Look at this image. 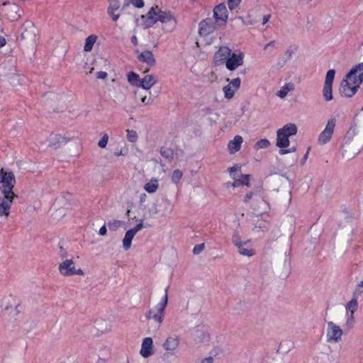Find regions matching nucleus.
I'll return each mask as SVG.
<instances>
[{
    "instance_id": "obj_1",
    "label": "nucleus",
    "mask_w": 363,
    "mask_h": 363,
    "mask_svg": "<svg viewBox=\"0 0 363 363\" xmlns=\"http://www.w3.org/2000/svg\"><path fill=\"white\" fill-rule=\"evenodd\" d=\"M363 82V62H360L350 69L341 83L340 92L346 97L352 96Z\"/></svg>"
},
{
    "instance_id": "obj_2",
    "label": "nucleus",
    "mask_w": 363,
    "mask_h": 363,
    "mask_svg": "<svg viewBox=\"0 0 363 363\" xmlns=\"http://www.w3.org/2000/svg\"><path fill=\"white\" fill-rule=\"evenodd\" d=\"M153 306L145 314L148 320H153L159 325L162 324L164 318V311L168 303L167 289L164 292L158 293L152 300Z\"/></svg>"
},
{
    "instance_id": "obj_3",
    "label": "nucleus",
    "mask_w": 363,
    "mask_h": 363,
    "mask_svg": "<svg viewBox=\"0 0 363 363\" xmlns=\"http://www.w3.org/2000/svg\"><path fill=\"white\" fill-rule=\"evenodd\" d=\"M147 16L152 23L161 22L163 24L162 30L166 33L172 32L177 25V19L170 12L162 11L157 6L150 10Z\"/></svg>"
},
{
    "instance_id": "obj_4",
    "label": "nucleus",
    "mask_w": 363,
    "mask_h": 363,
    "mask_svg": "<svg viewBox=\"0 0 363 363\" xmlns=\"http://www.w3.org/2000/svg\"><path fill=\"white\" fill-rule=\"evenodd\" d=\"M354 130L350 129L346 134L344 143L341 147V155L346 160L356 157L360 152V147L357 141L353 139Z\"/></svg>"
},
{
    "instance_id": "obj_5",
    "label": "nucleus",
    "mask_w": 363,
    "mask_h": 363,
    "mask_svg": "<svg viewBox=\"0 0 363 363\" xmlns=\"http://www.w3.org/2000/svg\"><path fill=\"white\" fill-rule=\"evenodd\" d=\"M293 135H295L294 123L286 124L277 131L276 145L280 148L279 153L281 155H285L291 152L290 150H285L284 148L289 146V138Z\"/></svg>"
},
{
    "instance_id": "obj_6",
    "label": "nucleus",
    "mask_w": 363,
    "mask_h": 363,
    "mask_svg": "<svg viewBox=\"0 0 363 363\" xmlns=\"http://www.w3.org/2000/svg\"><path fill=\"white\" fill-rule=\"evenodd\" d=\"M18 196L14 193L13 189L0 191V217L7 219L10 216L11 208Z\"/></svg>"
},
{
    "instance_id": "obj_7",
    "label": "nucleus",
    "mask_w": 363,
    "mask_h": 363,
    "mask_svg": "<svg viewBox=\"0 0 363 363\" xmlns=\"http://www.w3.org/2000/svg\"><path fill=\"white\" fill-rule=\"evenodd\" d=\"M343 330L333 320L327 323L325 330L326 342L330 344H337L342 341Z\"/></svg>"
},
{
    "instance_id": "obj_8",
    "label": "nucleus",
    "mask_w": 363,
    "mask_h": 363,
    "mask_svg": "<svg viewBox=\"0 0 363 363\" xmlns=\"http://www.w3.org/2000/svg\"><path fill=\"white\" fill-rule=\"evenodd\" d=\"M58 271L60 275L65 277L74 275H84V272L81 268L76 269L74 262L72 259H66L61 262L58 266Z\"/></svg>"
},
{
    "instance_id": "obj_9",
    "label": "nucleus",
    "mask_w": 363,
    "mask_h": 363,
    "mask_svg": "<svg viewBox=\"0 0 363 363\" xmlns=\"http://www.w3.org/2000/svg\"><path fill=\"white\" fill-rule=\"evenodd\" d=\"M361 293L362 291H359L358 289H355L353 298L350 301H348L345 305V308L347 311L350 313V315L348 316L345 322V327L347 329L352 328L354 325V313L357 311L358 308L357 296L359 294H361Z\"/></svg>"
},
{
    "instance_id": "obj_10",
    "label": "nucleus",
    "mask_w": 363,
    "mask_h": 363,
    "mask_svg": "<svg viewBox=\"0 0 363 363\" xmlns=\"http://www.w3.org/2000/svg\"><path fill=\"white\" fill-rule=\"evenodd\" d=\"M335 125L336 120L335 118H330L328 121L325 128L318 138L317 143L319 145H325L331 140Z\"/></svg>"
},
{
    "instance_id": "obj_11",
    "label": "nucleus",
    "mask_w": 363,
    "mask_h": 363,
    "mask_svg": "<svg viewBox=\"0 0 363 363\" xmlns=\"http://www.w3.org/2000/svg\"><path fill=\"white\" fill-rule=\"evenodd\" d=\"M16 183V177L12 172H4L3 169L0 170V191L13 189Z\"/></svg>"
},
{
    "instance_id": "obj_12",
    "label": "nucleus",
    "mask_w": 363,
    "mask_h": 363,
    "mask_svg": "<svg viewBox=\"0 0 363 363\" xmlns=\"http://www.w3.org/2000/svg\"><path fill=\"white\" fill-rule=\"evenodd\" d=\"M335 74V72L334 69H330L326 73L323 94L325 99L328 101L333 99L332 85Z\"/></svg>"
},
{
    "instance_id": "obj_13",
    "label": "nucleus",
    "mask_w": 363,
    "mask_h": 363,
    "mask_svg": "<svg viewBox=\"0 0 363 363\" xmlns=\"http://www.w3.org/2000/svg\"><path fill=\"white\" fill-rule=\"evenodd\" d=\"M244 63V55L242 52L231 53L225 62L226 68L230 71L235 70Z\"/></svg>"
},
{
    "instance_id": "obj_14",
    "label": "nucleus",
    "mask_w": 363,
    "mask_h": 363,
    "mask_svg": "<svg viewBox=\"0 0 363 363\" xmlns=\"http://www.w3.org/2000/svg\"><path fill=\"white\" fill-rule=\"evenodd\" d=\"M228 11L225 4H220L213 9V18L218 26H225L228 19Z\"/></svg>"
},
{
    "instance_id": "obj_15",
    "label": "nucleus",
    "mask_w": 363,
    "mask_h": 363,
    "mask_svg": "<svg viewBox=\"0 0 363 363\" xmlns=\"http://www.w3.org/2000/svg\"><path fill=\"white\" fill-rule=\"evenodd\" d=\"M220 26H218L213 18H208L199 23V33L201 35H207L213 33Z\"/></svg>"
},
{
    "instance_id": "obj_16",
    "label": "nucleus",
    "mask_w": 363,
    "mask_h": 363,
    "mask_svg": "<svg viewBox=\"0 0 363 363\" xmlns=\"http://www.w3.org/2000/svg\"><path fill=\"white\" fill-rule=\"evenodd\" d=\"M232 53L231 50L227 46L220 47L215 52L213 56V63L216 66H220L226 62L227 59Z\"/></svg>"
},
{
    "instance_id": "obj_17",
    "label": "nucleus",
    "mask_w": 363,
    "mask_h": 363,
    "mask_svg": "<svg viewBox=\"0 0 363 363\" xmlns=\"http://www.w3.org/2000/svg\"><path fill=\"white\" fill-rule=\"evenodd\" d=\"M143 227V220L133 228L128 230L124 236L123 240V247L125 250H128L131 247L132 240L135 236V235Z\"/></svg>"
},
{
    "instance_id": "obj_18",
    "label": "nucleus",
    "mask_w": 363,
    "mask_h": 363,
    "mask_svg": "<svg viewBox=\"0 0 363 363\" xmlns=\"http://www.w3.org/2000/svg\"><path fill=\"white\" fill-rule=\"evenodd\" d=\"M69 140V139L65 135L53 134L50 135L48 138V145L49 147L57 149L67 144Z\"/></svg>"
},
{
    "instance_id": "obj_19",
    "label": "nucleus",
    "mask_w": 363,
    "mask_h": 363,
    "mask_svg": "<svg viewBox=\"0 0 363 363\" xmlns=\"http://www.w3.org/2000/svg\"><path fill=\"white\" fill-rule=\"evenodd\" d=\"M180 340L177 335H169L164 340L162 347L167 352H174L179 346Z\"/></svg>"
},
{
    "instance_id": "obj_20",
    "label": "nucleus",
    "mask_w": 363,
    "mask_h": 363,
    "mask_svg": "<svg viewBox=\"0 0 363 363\" xmlns=\"http://www.w3.org/2000/svg\"><path fill=\"white\" fill-rule=\"evenodd\" d=\"M37 29L32 23H28L22 32L21 38L28 42L34 43L36 38Z\"/></svg>"
},
{
    "instance_id": "obj_21",
    "label": "nucleus",
    "mask_w": 363,
    "mask_h": 363,
    "mask_svg": "<svg viewBox=\"0 0 363 363\" xmlns=\"http://www.w3.org/2000/svg\"><path fill=\"white\" fill-rule=\"evenodd\" d=\"M140 353L145 358L152 354V340L151 337H145L143 340Z\"/></svg>"
},
{
    "instance_id": "obj_22",
    "label": "nucleus",
    "mask_w": 363,
    "mask_h": 363,
    "mask_svg": "<svg viewBox=\"0 0 363 363\" xmlns=\"http://www.w3.org/2000/svg\"><path fill=\"white\" fill-rule=\"evenodd\" d=\"M138 59L142 62L146 63L149 67H152L155 64V59L151 51L145 50L141 52L138 56Z\"/></svg>"
},
{
    "instance_id": "obj_23",
    "label": "nucleus",
    "mask_w": 363,
    "mask_h": 363,
    "mask_svg": "<svg viewBox=\"0 0 363 363\" xmlns=\"http://www.w3.org/2000/svg\"><path fill=\"white\" fill-rule=\"evenodd\" d=\"M157 82V79L152 74H147L143 79H140L139 87L145 90H149Z\"/></svg>"
},
{
    "instance_id": "obj_24",
    "label": "nucleus",
    "mask_w": 363,
    "mask_h": 363,
    "mask_svg": "<svg viewBox=\"0 0 363 363\" xmlns=\"http://www.w3.org/2000/svg\"><path fill=\"white\" fill-rule=\"evenodd\" d=\"M243 139L240 135H236L233 140L228 143V147L231 154H234L240 150Z\"/></svg>"
},
{
    "instance_id": "obj_25",
    "label": "nucleus",
    "mask_w": 363,
    "mask_h": 363,
    "mask_svg": "<svg viewBox=\"0 0 363 363\" xmlns=\"http://www.w3.org/2000/svg\"><path fill=\"white\" fill-rule=\"evenodd\" d=\"M250 174H242L240 179H236V177L234 179L233 182L232 183H227V186H229L230 185L233 186V188L240 186L241 185H246L247 186H250Z\"/></svg>"
},
{
    "instance_id": "obj_26",
    "label": "nucleus",
    "mask_w": 363,
    "mask_h": 363,
    "mask_svg": "<svg viewBox=\"0 0 363 363\" xmlns=\"http://www.w3.org/2000/svg\"><path fill=\"white\" fill-rule=\"evenodd\" d=\"M97 40V35H89L85 40V44L84 46V50L86 52H89L92 50L94 43Z\"/></svg>"
},
{
    "instance_id": "obj_27",
    "label": "nucleus",
    "mask_w": 363,
    "mask_h": 363,
    "mask_svg": "<svg viewBox=\"0 0 363 363\" xmlns=\"http://www.w3.org/2000/svg\"><path fill=\"white\" fill-rule=\"evenodd\" d=\"M158 181L156 179H152L148 183L144 186V189L148 193H155L158 189Z\"/></svg>"
},
{
    "instance_id": "obj_28",
    "label": "nucleus",
    "mask_w": 363,
    "mask_h": 363,
    "mask_svg": "<svg viewBox=\"0 0 363 363\" xmlns=\"http://www.w3.org/2000/svg\"><path fill=\"white\" fill-rule=\"evenodd\" d=\"M160 154L169 162H171L173 160L174 152V150L169 147H162L160 148Z\"/></svg>"
},
{
    "instance_id": "obj_29",
    "label": "nucleus",
    "mask_w": 363,
    "mask_h": 363,
    "mask_svg": "<svg viewBox=\"0 0 363 363\" xmlns=\"http://www.w3.org/2000/svg\"><path fill=\"white\" fill-rule=\"evenodd\" d=\"M128 80L131 85L139 87L140 79L136 73L133 72H129L128 74Z\"/></svg>"
},
{
    "instance_id": "obj_30",
    "label": "nucleus",
    "mask_w": 363,
    "mask_h": 363,
    "mask_svg": "<svg viewBox=\"0 0 363 363\" xmlns=\"http://www.w3.org/2000/svg\"><path fill=\"white\" fill-rule=\"evenodd\" d=\"M323 225L320 223H315L311 227V235L312 237L316 238L323 231Z\"/></svg>"
},
{
    "instance_id": "obj_31",
    "label": "nucleus",
    "mask_w": 363,
    "mask_h": 363,
    "mask_svg": "<svg viewBox=\"0 0 363 363\" xmlns=\"http://www.w3.org/2000/svg\"><path fill=\"white\" fill-rule=\"evenodd\" d=\"M294 347V342L292 340H283L279 345V350L284 352L290 351Z\"/></svg>"
},
{
    "instance_id": "obj_32",
    "label": "nucleus",
    "mask_w": 363,
    "mask_h": 363,
    "mask_svg": "<svg viewBox=\"0 0 363 363\" xmlns=\"http://www.w3.org/2000/svg\"><path fill=\"white\" fill-rule=\"evenodd\" d=\"M225 97L228 99H232L237 90L233 88L230 84L225 86L223 89Z\"/></svg>"
},
{
    "instance_id": "obj_33",
    "label": "nucleus",
    "mask_w": 363,
    "mask_h": 363,
    "mask_svg": "<svg viewBox=\"0 0 363 363\" xmlns=\"http://www.w3.org/2000/svg\"><path fill=\"white\" fill-rule=\"evenodd\" d=\"M120 6L121 5L118 0H110L109 6L108 8V13L113 14V12L118 10Z\"/></svg>"
},
{
    "instance_id": "obj_34",
    "label": "nucleus",
    "mask_w": 363,
    "mask_h": 363,
    "mask_svg": "<svg viewBox=\"0 0 363 363\" xmlns=\"http://www.w3.org/2000/svg\"><path fill=\"white\" fill-rule=\"evenodd\" d=\"M245 245H242L240 247H238V252L243 256L252 257L255 254V252L253 249H247L245 247Z\"/></svg>"
},
{
    "instance_id": "obj_35",
    "label": "nucleus",
    "mask_w": 363,
    "mask_h": 363,
    "mask_svg": "<svg viewBox=\"0 0 363 363\" xmlns=\"http://www.w3.org/2000/svg\"><path fill=\"white\" fill-rule=\"evenodd\" d=\"M292 89H293V84H288L286 86L281 87V89L278 91L277 95L280 98L283 99L287 95L288 91L289 90H292Z\"/></svg>"
},
{
    "instance_id": "obj_36",
    "label": "nucleus",
    "mask_w": 363,
    "mask_h": 363,
    "mask_svg": "<svg viewBox=\"0 0 363 363\" xmlns=\"http://www.w3.org/2000/svg\"><path fill=\"white\" fill-rule=\"evenodd\" d=\"M127 139L131 143H135L138 140V134L135 130H127Z\"/></svg>"
},
{
    "instance_id": "obj_37",
    "label": "nucleus",
    "mask_w": 363,
    "mask_h": 363,
    "mask_svg": "<svg viewBox=\"0 0 363 363\" xmlns=\"http://www.w3.org/2000/svg\"><path fill=\"white\" fill-rule=\"evenodd\" d=\"M122 225V221L114 220L108 223V226L111 230H117Z\"/></svg>"
},
{
    "instance_id": "obj_38",
    "label": "nucleus",
    "mask_w": 363,
    "mask_h": 363,
    "mask_svg": "<svg viewBox=\"0 0 363 363\" xmlns=\"http://www.w3.org/2000/svg\"><path fill=\"white\" fill-rule=\"evenodd\" d=\"M182 172L179 169H175L172 175V181L174 184H177L182 177Z\"/></svg>"
},
{
    "instance_id": "obj_39",
    "label": "nucleus",
    "mask_w": 363,
    "mask_h": 363,
    "mask_svg": "<svg viewBox=\"0 0 363 363\" xmlns=\"http://www.w3.org/2000/svg\"><path fill=\"white\" fill-rule=\"evenodd\" d=\"M270 145V143L267 139H261L257 141L255 144V147L257 149L259 148H267Z\"/></svg>"
},
{
    "instance_id": "obj_40",
    "label": "nucleus",
    "mask_w": 363,
    "mask_h": 363,
    "mask_svg": "<svg viewBox=\"0 0 363 363\" xmlns=\"http://www.w3.org/2000/svg\"><path fill=\"white\" fill-rule=\"evenodd\" d=\"M228 81L230 82V83L228 84H230V86L233 88H234L235 90H238L240 88V83H241L240 78L237 77V78L233 79L231 80L228 79Z\"/></svg>"
},
{
    "instance_id": "obj_41",
    "label": "nucleus",
    "mask_w": 363,
    "mask_h": 363,
    "mask_svg": "<svg viewBox=\"0 0 363 363\" xmlns=\"http://www.w3.org/2000/svg\"><path fill=\"white\" fill-rule=\"evenodd\" d=\"M108 141V134L105 133L98 143L99 147H100L101 148H105L107 145Z\"/></svg>"
},
{
    "instance_id": "obj_42",
    "label": "nucleus",
    "mask_w": 363,
    "mask_h": 363,
    "mask_svg": "<svg viewBox=\"0 0 363 363\" xmlns=\"http://www.w3.org/2000/svg\"><path fill=\"white\" fill-rule=\"evenodd\" d=\"M233 244L238 248L240 247V246H242V245H246L247 242H242L241 240H240V238H239V236L238 235H233Z\"/></svg>"
},
{
    "instance_id": "obj_43",
    "label": "nucleus",
    "mask_w": 363,
    "mask_h": 363,
    "mask_svg": "<svg viewBox=\"0 0 363 363\" xmlns=\"http://www.w3.org/2000/svg\"><path fill=\"white\" fill-rule=\"evenodd\" d=\"M58 255H59V256L60 257L61 259H65V258H67L68 257L67 251L66 250V249L63 246H62L60 245H59Z\"/></svg>"
},
{
    "instance_id": "obj_44",
    "label": "nucleus",
    "mask_w": 363,
    "mask_h": 363,
    "mask_svg": "<svg viewBox=\"0 0 363 363\" xmlns=\"http://www.w3.org/2000/svg\"><path fill=\"white\" fill-rule=\"evenodd\" d=\"M240 169H241L240 166H239L238 164L234 165L233 167H230L228 169V172H230V177L233 179H235V174H234V172L240 171Z\"/></svg>"
},
{
    "instance_id": "obj_45",
    "label": "nucleus",
    "mask_w": 363,
    "mask_h": 363,
    "mask_svg": "<svg viewBox=\"0 0 363 363\" xmlns=\"http://www.w3.org/2000/svg\"><path fill=\"white\" fill-rule=\"evenodd\" d=\"M240 3V0H228V6L230 10L235 9Z\"/></svg>"
},
{
    "instance_id": "obj_46",
    "label": "nucleus",
    "mask_w": 363,
    "mask_h": 363,
    "mask_svg": "<svg viewBox=\"0 0 363 363\" xmlns=\"http://www.w3.org/2000/svg\"><path fill=\"white\" fill-rule=\"evenodd\" d=\"M195 336L200 342L204 341L208 338V333H206L204 332L201 333V334L199 332H197V333L195 334Z\"/></svg>"
},
{
    "instance_id": "obj_47",
    "label": "nucleus",
    "mask_w": 363,
    "mask_h": 363,
    "mask_svg": "<svg viewBox=\"0 0 363 363\" xmlns=\"http://www.w3.org/2000/svg\"><path fill=\"white\" fill-rule=\"evenodd\" d=\"M203 248H204V243L196 245L194 246V247L193 249V253L194 255H198L201 252L203 251Z\"/></svg>"
},
{
    "instance_id": "obj_48",
    "label": "nucleus",
    "mask_w": 363,
    "mask_h": 363,
    "mask_svg": "<svg viewBox=\"0 0 363 363\" xmlns=\"http://www.w3.org/2000/svg\"><path fill=\"white\" fill-rule=\"evenodd\" d=\"M17 10L18 7L16 6H13L10 9V11L14 13L13 15H11L10 16L12 21L17 20L20 16L19 15L17 14Z\"/></svg>"
},
{
    "instance_id": "obj_49",
    "label": "nucleus",
    "mask_w": 363,
    "mask_h": 363,
    "mask_svg": "<svg viewBox=\"0 0 363 363\" xmlns=\"http://www.w3.org/2000/svg\"><path fill=\"white\" fill-rule=\"evenodd\" d=\"M140 101L143 105H149L152 102V99L150 97H147L146 95H143Z\"/></svg>"
},
{
    "instance_id": "obj_50",
    "label": "nucleus",
    "mask_w": 363,
    "mask_h": 363,
    "mask_svg": "<svg viewBox=\"0 0 363 363\" xmlns=\"http://www.w3.org/2000/svg\"><path fill=\"white\" fill-rule=\"evenodd\" d=\"M132 4L136 8H142L144 6L143 0H132Z\"/></svg>"
},
{
    "instance_id": "obj_51",
    "label": "nucleus",
    "mask_w": 363,
    "mask_h": 363,
    "mask_svg": "<svg viewBox=\"0 0 363 363\" xmlns=\"http://www.w3.org/2000/svg\"><path fill=\"white\" fill-rule=\"evenodd\" d=\"M18 305L14 306L13 307V306L6 305V306H5L4 309L6 311H9L10 309L13 310L14 314H17L19 313V311L18 310Z\"/></svg>"
},
{
    "instance_id": "obj_52",
    "label": "nucleus",
    "mask_w": 363,
    "mask_h": 363,
    "mask_svg": "<svg viewBox=\"0 0 363 363\" xmlns=\"http://www.w3.org/2000/svg\"><path fill=\"white\" fill-rule=\"evenodd\" d=\"M96 77L101 79H105L107 77V73L106 72L100 71L97 72Z\"/></svg>"
},
{
    "instance_id": "obj_53",
    "label": "nucleus",
    "mask_w": 363,
    "mask_h": 363,
    "mask_svg": "<svg viewBox=\"0 0 363 363\" xmlns=\"http://www.w3.org/2000/svg\"><path fill=\"white\" fill-rule=\"evenodd\" d=\"M107 229L105 225H104L100 229H99V235H106Z\"/></svg>"
},
{
    "instance_id": "obj_54",
    "label": "nucleus",
    "mask_w": 363,
    "mask_h": 363,
    "mask_svg": "<svg viewBox=\"0 0 363 363\" xmlns=\"http://www.w3.org/2000/svg\"><path fill=\"white\" fill-rule=\"evenodd\" d=\"M252 194H253L252 192L247 194L244 198V202H248L251 199Z\"/></svg>"
},
{
    "instance_id": "obj_55",
    "label": "nucleus",
    "mask_w": 363,
    "mask_h": 363,
    "mask_svg": "<svg viewBox=\"0 0 363 363\" xmlns=\"http://www.w3.org/2000/svg\"><path fill=\"white\" fill-rule=\"evenodd\" d=\"M213 358L212 357H208V358H204L201 360V363H213Z\"/></svg>"
},
{
    "instance_id": "obj_56",
    "label": "nucleus",
    "mask_w": 363,
    "mask_h": 363,
    "mask_svg": "<svg viewBox=\"0 0 363 363\" xmlns=\"http://www.w3.org/2000/svg\"><path fill=\"white\" fill-rule=\"evenodd\" d=\"M109 15L111 16L113 21H116L120 16L119 14H115V12H113V14H109Z\"/></svg>"
},
{
    "instance_id": "obj_57",
    "label": "nucleus",
    "mask_w": 363,
    "mask_h": 363,
    "mask_svg": "<svg viewBox=\"0 0 363 363\" xmlns=\"http://www.w3.org/2000/svg\"><path fill=\"white\" fill-rule=\"evenodd\" d=\"M270 18V15L264 16L262 18V24L264 25L269 21V19Z\"/></svg>"
},
{
    "instance_id": "obj_58",
    "label": "nucleus",
    "mask_w": 363,
    "mask_h": 363,
    "mask_svg": "<svg viewBox=\"0 0 363 363\" xmlns=\"http://www.w3.org/2000/svg\"><path fill=\"white\" fill-rule=\"evenodd\" d=\"M135 96L136 99L140 98L141 99V97L143 96V94L140 91H135Z\"/></svg>"
},
{
    "instance_id": "obj_59",
    "label": "nucleus",
    "mask_w": 363,
    "mask_h": 363,
    "mask_svg": "<svg viewBox=\"0 0 363 363\" xmlns=\"http://www.w3.org/2000/svg\"><path fill=\"white\" fill-rule=\"evenodd\" d=\"M312 0H298V3L301 4H307L310 3Z\"/></svg>"
},
{
    "instance_id": "obj_60",
    "label": "nucleus",
    "mask_w": 363,
    "mask_h": 363,
    "mask_svg": "<svg viewBox=\"0 0 363 363\" xmlns=\"http://www.w3.org/2000/svg\"><path fill=\"white\" fill-rule=\"evenodd\" d=\"M274 43V41H271L269 43L266 44L264 49L267 50L269 47L272 46Z\"/></svg>"
},
{
    "instance_id": "obj_61",
    "label": "nucleus",
    "mask_w": 363,
    "mask_h": 363,
    "mask_svg": "<svg viewBox=\"0 0 363 363\" xmlns=\"http://www.w3.org/2000/svg\"><path fill=\"white\" fill-rule=\"evenodd\" d=\"M6 44V40L4 38H0V47L4 46Z\"/></svg>"
},
{
    "instance_id": "obj_62",
    "label": "nucleus",
    "mask_w": 363,
    "mask_h": 363,
    "mask_svg": "<svg viewBox=\"0 0 363 363\" xmlns=\"http://www.w3.org/2000/svg\"><path fill=\"white\" fill-rule=\"evenodd\" d=\"M308 152H307L304 155L303 158V160H301V164H304V163H305L306 160H307V158H308Z\"/></svg>"
},
{
    "instance_id": "obj_63",
    "label": "nucleus",
    "mask_w": 363,
    "mask_h": 363,
    "mask_svg": "<svg viewBox=\"0 0 363 363\" xmlns=\"http://www.w3.org/2000/svg\"><path fill=\"white\" fill-rule=\"evenodd\" d=\"M361 287H363V281H361L358 284V285H357V286L356 289H358V290H359V291H360V289H359Z\"/></svg>"
},
{
    "instance_id": "obj_64",
    "label": "nucleus",
    "mask_w": 363,
    "mask_h": 363,
    "mask_svg": "<svg viewBox=\"0 0 363 363\" xmlns=\"http://www.w3.org/2000/svg\"><path fill=\"white\" fill-rule=\"evenodd\" d=\"M131 42L134 44H137V38L135 35H133L132 38H131Z\"/></svg>"
}]
</instances>
